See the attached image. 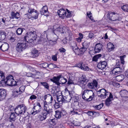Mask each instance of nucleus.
Wrapping results in <instances>:
<instances>
[{
    "mask_svg": "<svg viewBox=\"0 0 128 128\" xmlns=\"http://www.w3.org/2000/svg\"><path fill=\"white\" fill-rule=\"evenodd\" d=\"M81 94L82 98L87 101H91L94 97V94L92 90L86 89L82 91Z\"/></svg>",
    "mask_w": 128,
    "mask_h": 128,
    "instance_id": "nucleus-1",
    "label": "nucleus"
},
{
    "mask_svg": "<svg viewBox=\"0 0 128 128\" xmlns=\"http://www.w3.org/2000/svg\"><path fill=\"white\" fill-rule=\"evenodd\" d=\"M36 32L33 30L28 32L24 37V40L27 42H31L36 40Z\"/></svg>",
    "mask_w": 128,
    "mask_h": 128,
    "instance_id": "nucleus-2",
    "label": "nucleus"
},
{
    "mask_svg": "<svg viewBox=\"0 0 128 128\" xmlns=\"http://www.w3.org/2000/svg\"><path fill=\"white\" fill-rule=\"evenodd\" d=\"M26 41L24 40L18 41L16 45V50L19 52H20L24 50L27 47Z\"/></svg>",
    "mask_w": 128,
    "mask_h": 128,
    "instance_id": "nucleus-3",
    "label": "nucleus"
},
{
    "mask_svg": "<svg viewBox=\"0 0 128 128\" xmlns=\"http://www.w3.org/2000/svg\"><path fill=\"white\" fill-rule=\"evenodd\" d=\"M26 108L25 106L23 104L18 105L14 110L15 113L18 114H24L25 112Z\"/></svg>",
    "mask_w": 128,
    "mask_h": 128,
    "instance_id": "nucleus-4",
    "label": "nucleus"
},
{
    "mask_svg": "<svg viewBox=\"0 0 128 128\" xmlns=\"http://www.w3.org/2000/svg\"><path fill=\"white\" fill-rule=\"evenodd\" d=\"M34 106L32 109L33 111L32 112L31 114L33 115H35L41 111L42 107L40 104L38 102L35 103L34 104Z\"/></svg>",
    "mask_w": 128,
    "mask_h": 128,
    "instance_id": "nucleus-5",
    "label": "nucleus"
},
{
    "mask_svg": "<svg viewBox=\"0 0 128 128\" xmlns=\"http://www.w3.org/2000/svg\"><path fill=\"white\" fill-rule=\"evenodd\" d=\"M97 93L98 97L102 98H105L106 96L108 95L109 92L104 88H102L98 91Z\"/></svg>",
    "mask_w": 128,
    "mask_h": 128,
    "instance_id": "nucleus-6",
    "label": "nucleus"
},
{
    "mask_svg": "<svg viewBox=\"0 0 128 128\" xmlns=\"http://www.w3.org/2000/svg\"><path fill=\"white\" fill-rule=\"evenodd\" d=\"M28 14H30L31 18L32 19L37 18L38 16V14L37 10H35L30 8H28Z\"/></svg>",
    "mask_w": 128,
    "mask_h": 128,
    "instance_id": "nucleus-7",
    "label": "nucleus"
},
{
    "mask_svg": "<svg viewBox=\"0 0 128 128\" xmlns=\"http://www.w3.org/2000/svg\"><path fill=\"white\" fill-rule=\"evenodd\" d=\"M13 77L12 75L8 76L6 78L7 80L6 83L9 86H14L16 84V82L13 79Z\"/></svg>",
    "mask_w": 128,
    "mask_h": 128,
    "instance_id": "nucleus-8",
    "label": "nucleus"
},
{
    "mask_svg": "<svg viewBox=\"0 0 128 128\" xmlns=\"http://www.w3.org/2000/svg\"><path fill=\"white\" fill-rule=\"evenodd\" d=\"M66 90V93L67 95L64 96L65 98V102H69L71 99L73 98L72 94L71 92H70L67 89H65Z\"/></svg>",
    "mask_w": 128,
    "mask_h": 128,
    "instance_id": "nucleus-9",
    "label": "nucleus"
},
{
    "mask_svg": "<svg viewBox=\"0 0 128 128\" xmlns=\"http://www.w3.org/2000/svg\"><path fill=\"white\" fill-rule=\"evenodd\" d=\"M109 18L111 20L114 21L116 20H120L121 18L119 16V15L114 12H112L109 15Z\"/></svg>",
    "mask_w": 128,
    "mask_h": 128,
    "instance_id": "nucleus-10",
    "label": "nucleus"
},
{
    "mask_svg": "<svg viewBox=\"0 0 128 128\" xmlns=\"http://www.w3.org/2000/svg\"><path fill=\"white\" fill-rule=\"evenodd\" d=\"M57 12L58 15L60 18L64 19L66 17V12L64 9H60L58 10Z\"/></svg>",
    "mask_w": 128,
    "mask_h": 128,
    "instance_id": "nucleus-11",
    "label": "nucleus"
},
{
    "mask_svg": "<svg viewBox=\"0 0 128 128\" xmlns=\"http://www.w3.org/2000/svg\"><path fill=\"white\" fill-rule=\"evenodd\" d=\"M67 124L70 126H72L73 125L75 126H79L80 125V123L76 120L73 121L72 119L70 118Z\"/></svg>",
    "mask_w": 128,
    "mask_h": 128,
    "instance_id": "nucleus-12",
    "label": "nucleus"
},
{
    "mask_svg": "<svg viewBox=\"0 0 128 128\" xmlns=\"http://www.w3.org/2000/svg\"><path fill=\"white\" fill-rule=\"evenodd\" d=\"M40 12L41 14L42 15L47 16H48V7L46 6H44L40 10Z\"/></svg>",
    "mask_w": 128,
    "mask_h": 128,
    "instance_id": "nucleus-13",
    "label": "nucleus"
},
{
    "mask_svg": "<svg viewBox=\"0 0 128 128\" xmlns=\"http://www.w3.org/2000/svg\"><path fill=\"white\" fill-rule=\"evenodd\" d=\"M122 71V68L120 66L116 67L114 68L112 70L113 74L115 75L120 74Z\"/></svg>",
    "mask_w": 128,
    "mask_h": 128,
    "instance_id": "nucleus-14",
    "label": "nucleus"
},
{
    "mask_svg": "<svg viewBox=\"0 0 128 128\" xmlns=\"http://www.w3.org/2000/svg\"><path fill=\"white\" fill-rule=\"evenodd\" d=\"M61 76V74H59L56 76H54L52 78L50 79L54 83L58 85H60V82H59L60 79V77Z\"/></svg>",
    "mask_w": 128,
    "mask_h": 128,
    "instance_id": "nucleus-15",
    "label": "nucleus"
},
{
    "mask_svg": "<svg viewBox=\"0 0 128 128\" xmlns=\"http://www.w3.org/2000/svg\"><path fill=\"white\" fill-rule=\"evenodd\" d=\"M46 100L48 102V104L52 103L53 100L52 96L50 94L46 95L44 97V100Z\"/></svg>",
    "mask_w": 128,
    "mask_h": 128,
    "instance_id": "nucleus-16",
    "label": "nucleus"
},
{
    "mask_svg": "<svg viewBox=\"0 0 128 128\" xmlns=\"http://www.w3.org/2000/svg\"><path fill=\"white\" fill-rule=\"evenodd\" d=\"M107 63L105 61L100 62L98 63L97 65V67L99 69L101 70L104 69L106 66Z\"/></svg>",
    "mask_w": 128,
    "mask_h": 128,
    "instance_id": "nucleus-17",
    "label": "nucleus"
},
{
    "mask_svg": "<svg viewBox=\"0 0 128 128\" xmlns=\"http://www.w3.org/2000/svg\"><path fill=\"white\" fill-rule=\"evenodd\" d=\"M47 116H48L43 111L38 115V117L40 120L42 121L45 120Z\"/></svg>",
    "mask_w": 128,
    "mask_h": 128,
    "instance_id": "nucleus-18",
    "label": "nucleus"
},
{
    "mask_svg": "<svg viewBox=\"0 0 128 128\" xmlns=\"http://www.w3.org/2000/svg\"><path fill=\"white\" fill-rule=\"evenodd\" d=\"M9 48L8 44L6 43L2 44L1 42H0V49L3 51H5L8 50Z\"/></svg>",
    "mask_w": 128,
    "mask_h": 128,
    "instance_id": "nucleus-19",
    "label": "nucleus"
},
{
    "mask_svg": "<svg viewBox=\"0 0 128 128\" xmlns=\"http://www.w3.org/2000/svg\"><path fill=\"white\" fill-rule=\"evenodd\" d=\"M102 44L99 43L96 45L94 48L95 52L96 53L99 52L102 49Z\"/></svg>",
    "mask_w": 128,
    "mask_h": 128,
    "instance_id": "nucleus-20",
    "label": "nucleus"
},
{
    "mask_svg": "<svg viewBox=\"0 0 128 128\" xmlns=\"http://www.w3.org/2000/svg\"><path fill=\"white\" fill-rule=\"evenodd\" d=\"M44 110L43 111L48 116L49 114H50V113H51L52 112L53 110L52 108H50L49 106H47L46 107H44Z\"/></svg>",
    "mask_w": 128,
    "mask_h": 128,
    "instance_id": "nucleus-21",
    "label": "nucleus"
},
{
    "mask_svg": "<svg viewBox=\"0 0 128 128\" xmlns=\"http://www.w3.org/2000/svg\"><path fill=\"white\" fill-rule=\"evenodd\" d=\"M30 54L31 55L30 57L35 58L38 57L39 55V53L38 50L34 49Z\"/></svg>",
    "mask_w": 128,
    "mask_h": 128,
    "instance_id": "nucleus-22",
    "label": "nucleus"
},
{
    "mask_svg": "<svg viewBox=\"0 0 128 128\" xmlns=\"http://www.w3.org/2000/svg\"><path fill=\"white\" fill-rule=\"evenodd\" d=\"M16 118V116L15 113L11 112L10 117L9 119H8L10 122L13 123L15 121Z\"/></svg>",
    "mask_w": 128,
    "mask_h": 128,
    "instance_id": "nucleus-23",
    "label": "nucleus"
},
{
    "mask_svg": "<svg viewBox=\"0 0 128 128\" xmlns=\"http://www.w3.org/2000/svg\"><path fill=\"white\" fill-rule=\"evenodd\" d=\"M114 48V45L110 42L108 43L107 44V50L109 52L113 50Z\"/></svg>",
    "mask_w": 128,
    "mask_h": 128,
    "instance_id": "nucleus-24",
    "label": "nucleus"
},
{
    "mask_svg": "<svg viewBox=\"0 0 128 128\" xmlns=\"http://www.w3.org/2000/svg\"><path fill=\"white\" fill-rule=\"evenodd\" d=\"M120 94L122 97L128 98V92L127 91L124 90H122Z\"/></svg>",
    "mask_w": 128,
    "mask_h": 128,
    "instance_id": "nucleus-25",
    "label": "nucleus"
},
{
    "mask_svg": "<svg viewBox=\"0 0 128 128\" xmlns=\"http://www.w3.org/2000/svg\"><path fill=\"white\" fill-rule=\"evenodd\" d=\"M6 94V91L5 89H1L0 90V96H1V97L4 99Z\"/></svg>",
    "mask_w": 128,
    "mask_h": 128,
    "instance_id": "nucleus-26",
    "label": "nucleus"
},
{
    "mask_svg": "<svg viewBox=\"0 0 128 128\" xmlns=\"http://www.w3.org/2000/svg\"><path fill=\"white\" fill-rule=\"evenodd\" d=\"M5 82L4 74L2 72H0V84H2Z\"/></svg>",
    "mask_w": 128,
    "mask_h": 128,
    "instance_id": "nucleus-27",
    "label": "nucleus"
},
{
    "mask_svg": "<svg viewBox=\"0 0 128 128\" xmlns=\"http://www.w3.org/2000/svg\"><path fill=\"white\" fill-rule=\"evenodd\" d=\"M59 82L60 84H65L67 82V80L65 78H64V76L61 74V76L60 77Z\"/></svg>",
    "mask_w": 128,
    "mask_h": 128,
    "instance_id": "nucleus-28",
    "label": "nucleus"
},
{
    "mask_svg": "<svg viewBox=\"0 0 128 128\" xmlns=\"http://www.w3.org/2000/svg\"><path fill=\"white\" fill-rule=\"evenodd\" d=\"M19 92L17 88H16L13 92V96L14 97L18 96L19 95L21 94L20 93H19Z\"/></svg>",
    "mask_w": 128,
    "mask_h": 128,
    "instance_id": "nucleus-29",
    "label": "nucleus"
},
{
    "mask_svg": "<svg viewBox=\"0 0 128 128\" xmlns=\"http://www.w3.org/2000/svg\"><path fill=\"white\" fill-rule=\"evenodd\" d=\"M11 15L13 18H16L18 19L20 17V15L18 12L15 13L14 12H12Z\"/></svg>",
    "mask_w": 128,
    "mask_h": 128,
    "instance_id": "nucleus-30",
    "label": "nucleus"
},
{
    "mask_svg": "<svg viewBox=\"0 0 128 128\" xmlns=\"http://www.w3.org/2000/svg\"><path fill=\"white\" fill-rule=\"evenodd\" d=\"M72 48L73 51L76 52V51L78 50V48L76 44L74 42H72L71 44Z\"/></svg>",
    "mask_w": 128,
    "mask_h": 128,
    "instance_id": "nucleus-31",
    "label": "nucleus"
},
{
    "mask_svg": "<svg viewBox=\"0 0 128 128\" xmlns=\"http://www.w3.org/2000/svg\"><path fill=\"white\" fill-rule=\"evenodd\" d=\"M82 80L80 81L82 83H86L88 81V80L86 79L85 75H83L81 77Z\"/></svg>",
    "mask_w": 128,
    "mask_h": 128,
    "instance_id": "nucleus-32",
    "label": "nucleus"
},
{
    "mask_svg": "<svg viewBox=\"0 0 128 128\" xmlns=\"http://www.w3.org/2000/svg\"><path fill=\"white\" fill-rule=\"evenodd\" d=\"M55 116L57 118H61L62 115H61V112L59 110H57L55 111Z\"/></svg>",
    "mask_w": 128,
    "mask_h": 128,
    "instance_id": "nucleus-33",
    "label": "nucleus"
},
{
    "mask_svg": "<svg viewBox=\"0 0 128 128\" xmlns=\"http://www.w3.org/2000/svg\"><path fill=\"white\" fill-rule=\"evenodd\" d=\"M116 80L118 82L122 81L124 79V76L122 75H121L117 76L116 77Z\"/></svg>",
    "mask_w": 128,
    "mask_h": 128,
    "instance_id": "nucleus-34",
    "label": "nucleus"
},
{
    "mask_svg": "<svg viewBox=\"0 0 128 128\" xmlns=\"http://www.w3.org/2000/svg\"><path fill=\"white\" fill-rule=\"evenodd\" d=\"M65 98L62 96H59L57 97V100L59 102H65Z\"/></svg>",
    "mask_w": 128,
    "mask_h": 128,
    "instance_id": "nucleus-35",
    "label": "nucleus"
},
{
    "mask_svg": "<svg viewBox=\"0 0 128 128\" xmlns=\"http://www.w3.org/2000/svg\"><path fill=\"white\" fill-rule=\"evenodd\" d=\"M102 56L101 54H99L94 56L92 58V61L97 62L98 60Z\"/></svg>",
    "mask_w": 128,
    "mask_h": 128,
    "instance_id": "nucleus-36",
    "label": "nucleus"
},
{
    "mask_svg": "<svg viewBox=\"0 0 128 128\" xmlns=\"http://www.w3.org/2000/svg\"><path fill=\"white\" fill-rule=\"evenodd\" d=\"M23 30V28H18L16 30V32L17 34L18 35H21L22 33Z\"/></svg>",
    "mask_w": 128,
    "mask_h": 128,
    "instance_id": "nucleus-37",
    "label": "nucleus"
},
{
    "mask_svg": "<svg viewBox=\"0 0 128 128\" xmlns=\"http://www.w3.org/2000/svg\"><path fill=\"white\" fill-rule=\"evenodd\" d=\"M111 83L113 86L116 88H118L120 86V84L116 81L112 82Z\"/></svg>",
    "mask_w": 128,
    "mask_h": 128,
    "instance_id": "nucleus-38",
    "label": "nucleus"
},
{
    "mask_svg": "<svg viewBox=\"0 0 128 128\" xmlns=\"http://www.w3.org/2000/svg\"><path fill=\"white\" fill-rule=\"evenodd\" d=\"M16 88L18 89V90L20 91L19 92H20L19 93H20L21 94H22V92H23L24 91L25 87L24 86H21L19 88L18 87Z\"/></svg>",
    "mask_w": 128,
    "mask_h": 128,
    "instance_id": "nucleus-39",
    "label": "nucleus"
},
{
    "mask_svg": "<svg viewBox=\"0 0 128 128\" xmlns=\"http://www.w3.org/2000/svg\"><path fill=\"white\" fill-rule=\"evenodd\" d=\"M121 9L124 11L128 12V5L125 4L121 7Z\"/></svg>",
    "mask_w": 128,
    "mask_h": 128,
    "instance_id": "nucleus-40",
    "label": "nucleus"
},
{
    "mask_svg": "<svg viewBox=\"0 0 128 128\" xmlns=\"http://www.w3.org/2000/svg\"><path fill=\"white\" fill-rule=\"evenodd\" d=\"M77 110L75 109H74L72 108V110L71 109L70 112L72 114H80L78 113V112H77Z\"/></svg>",
    "mask_w": 128,
    "mask_h": 128,
    "instance_id": "nucleus-41",
    "label": "nucleus"
},
{
    "mask_svg": "<svg viewBox=\"0 0 128 128\" xmlns=\"http://www.w3.org/2000/svg\"><path fill=\"white\" fill-rule=\"evenodd\" d=\"M40 84L43 86L45 88L48 90L49 89V86L48 84L46 82H41Z\"/></svg>",
    "mask_w": 128,
    "mask_h": 128,
    "instance_id": "nucleus-42",
    "label": "nucleus"
},
{
    "mask_svg": "<svg viewBox=\"0 0 128 128\" xmlns=\"http://www.w3.org/2000/svg\"><path fill=\"white\" fill-rule=\"evenodd\" d=\"M0 33L1 40H4L6 38V33L4 32H1Z\"/></svg>",
    "mask_w": 128,
    "mask_h": 128,
    "instance_id": "nucleus-43",
    "label": "nucleus"
},
{
    "mask_svg": "<svg viewBox=\"0 0 128 128\" xmlns=\"http://www.w3.org/2000/svg\"><path fill=\"white\" fill-rule=\"evenodd\" d=\"M89 45V42L86 41L84 42L82 44L83 46L86 48H87L88 47Z\"/></svg>",
    "mask_w": 128,
    "mask_h": 128,
    "instance_id": "nucleus-44",
    "label": "nucleus"
},
{
    "mask_svg": "<svg viewBox=\"0 0 128 128\" xmlns=\"http://www.w3.org/2000/svg\"><path fill=\"white\" fill-rule=\"evenodd\" d=\"M104 106V104L102 103L99 105H96L95 106V108L97 110H99L102 108Z\"/></svg>",
    "mask_w": 128,
    "mask_h": 128,
    "instance_id": "nucleus-45",
    "label": "nucleus"
},
{
    "mask_svg": "<svg viewBox=\"0 0 128 128\" xmlns=\"http://www.w3.org/2000/svg\"><path fill=\"white\" fill-rule=\"evenodd\" d=\"M112 100L108 98H107L106 100V105L108 106H109L110 104H111V102Z\"/></svg>",
    "mask_w": 128,
    "mask_h": 128,
    "instance_id": "nucleus-46",
    "label": "nucleus"
},
{
    "mask_svg": "<svg viewBox=\"0 0 128 128\" xmlns=\"http://www.w3.org/2000/svg\"><path fill=\"white\" fill-rule=\"evenodd\" d=\"M37 98V97L36 95H32L30 97V98L28 100V102H30L36 99Z\"/></svg>",
    "mask_w": 128,
    "mask_h": 128,
    "instance_id": "nucleus-47",
    "label": "nucleus"
},
{
    "mask_svg": "<svg viewBox=\"0 0 128 128\" xmlns=\"http://www.w3.org/2000/svg\"><path fill=\"white\" fill-rule=\"evenodd\" d=\"M9 122H10V121L8 119H7L6 118L3 120L2 124H6V126H7Z\"/></svg>",
    "mask_w": 128,
    "mask_h": 128,
    "instance_id": "nucleus-48",
    "label": "nucleus"
},
{
    "mask_svg": "<svg viewBox=\"0 0 128 128\" xmlns=\"http://www.w3.org/2000/svg\"><path fill=\"white\" fill-rule=\"evenodd\" d=\"M9 21L8 19L7 18H2V22H3L5 24H6Z\"/></svg>",
    "mask_w": 128,
    "mask_h": 128,
    "instance_id": "nucleus-49",
    "label": "nucleus"
},
{
    "mask_svg": "<svg viewBox=\"0 0 128 128\" xmlns=\"http://www.w3.org/2000/svg\"><path fill=\"white\" fill-rule=\"evenodd\" d=\"M86 113L88 116H92L95 114H96V112L94 111H88V112Z\"/></svg>",
    "mask_w": 128,
    "mask_h": 128,
    "instance_id": "nucleus-50",
    "label": "nucleus"
},
{
    "mask_svg": "<svg viewBox=\"0 0 128 128\" xmlns=\"http://www.w3.org/2000/svg\"><path fill=\"white\" fill-rule=\"evenodd\" d=\"M55 36H56V38L55 40H50L49 41V42L52 45H53L54 44L56 43V41L57 40L58 38L56 35H55Z\"/></svg>",
    "mask_w": 128,
    "mask_h": 128,
    "instance_id": "nucleus-51",
    "label": "nucleus"
},
{
    "mask_svg": "<svg viewBox=\"0 0 128 128\" xmlns=\"http://www.w3.org/2000/svg\"><path fill=\"white\" fill-rule=\"evenodd\" d=\"M88 87L92 89L94 88V86L92 82H89L87 85Z\"/></svg>",
    "mask_w": 128,
    "mask_h": 128,
    "instance_id": "nucleus-52",
    "label": "nucleus"
},
{
    "mask_svg": "<svg viewBox=\"0 0 128 128\" xmlns=\"http://www.w3.org/2000/svg\"><path fill=\"white\" fill-rule=\"evenodd\" d=\"M56 65L54 64H48V67L50 69H52L56 67Z\"/></svg>",
    "mask_w": 128,
    "mask_h": 128,
    "instance_id": "nucleus-53",
    "label": "nucleus"
},
{
    "mask_svg": "<svg viewBox=\"0 0 128 128\" xmlns=\"http://www.w3.org/2000/svg\"><path fill=\"white\" fill-rule=\"evenodd\" d=\"M92 83L93 84V86H94V87H95L96 88H97L98 86V84L97 81L96 80H93Z\"/></svg>",
    "mask_w": 128,
    "mask_h": 128,
    "instance_id": "nucleus-54",
    "label": "nucleus"
},
{
    "mask_svg": "<svg viewBox=\"0 0 128 128\" xmlns=\"http://www.w3.org/2000/svg\"><path fill=\"white\" fill-rule=\"evenodd\" d=\"M87 15L88 17L91 20H93V18L91 16V14L90 12H87Z\"/></svg>",
    "mask_w": 128,
    "mask_h": 128,
    "instance_id": "nucleus-55",
    "label": "nucleus"
},
{
    "mask_svg": "<svg viewBox=\"0 0 128 128\" xmlns=\"http://www.w3.org/2000/svg\"><path fill=\"white\" fill-rule=\"evenodd\" d=\"M60 111L61 112V114L62 115V116L66 114V113L65 110L62 109L61 111Z\"/></svg>",
    "mask_w": 128,
    "mask_h": 128,
    "instance_id": "nucleus-56",
    "label": "nucleus"
},
{
    "mask_svg": "<svg viewBox=\"0 0 128 128\" xmlns=\"http://www.w3.org/2000/svg\"><path fill=\"white\" fill-rule=\"evenodd\" d=\"M72 78H71L70 77L68 79V84H72L73 82V80L72 79Z\"/></svg>",
    "mask_w": 128,
    "mask_h": 128,
    "instance_id": "nucleus-57",
    "label": "nucleus"
},
{
    "mask_svg": "<svg viewBox=\"0 0 128 128\" xmlns=\"http://www.w3.org/2000/svg\"><path fill=\"white\" fill-rule=\"evenodd\" d=\"M54 108L56 109H57L60 107L59 103L58 102H55V104L54 105Z\"/></svg>",
    "mask_w": 128,
    "mask_h": 128,
    "instance_id": "nucleus-58",
    "label": "nucleus"
},
{
    "mask_svg": "<svg viewBox=\"0 0 128 128\" xmlns=\"http://www.w3.org/2000/svg\"><path fill=\"white\" fill-rule=\"evenodd\" d=\"M94 34L91 32H90L89 33L88 36L91 39H93L94 38Z\"/></svg>",
    "mask_w": 128,
    "mask_h": 128,
    "instance_id": "nucleus-59",
    "label": "nucleus"
},
{
    "mask_svg": "<svg viewBox=\"0 0 128 128\" xmlns=\"http://www.w3.org/2000/svg\"><path fill=\"white\" fill-rule=\"evenodd\" d=\"M58 54H56L54 55L53 56H52V59L53 60L56 61L57 60V56Z\"/></svg>",
    "mask_w": 128,
    "mask_h": 128,
    "instance_id": "nucleus-60",
    "label": "nucleus"
},
{
    "mask_svg": "<svg viewBox=\"0 0 128 128\" xmlns=\"http://www.w3.org/2000/svg\"><path fill=\"white\" fill-rule=\"evenodd\" d=\"M59 50L60 52H65L66 50L63 48H60Z\"/></svg>",
    "mask_w": 128,
    "mask_h": 128,
    "instance_id": "nucleus-61",
    "label": "nucleus"
},
{
    "mask_svg": "<svg viewBox=\"0 0 128 128\" xmlns=\"http://www.w3.org/2000/svg\"><path fill=\"white\" fill-rule=\"evenodd\" d=\"M66 10H67L68 12V14L66 16V18H68L72 16L71 14L69 12V11L67 9H66Z\"/></svg>",
    "mask_w": 128,
    "mask_h": 128,
    "instance_id": "nucleus-62",
    "label": "nucleus"
},
{
    "mask_svg": "<svg viewBox=\"0 0 128 128\" xmlns=\"http://www.w3.org/2000/svg\"><path fill=\"white\" fill-rule=\"evenodd\" d=\"M120 62L119 60H116V66H120Z\"/></svg>",
    "mask_w": 128,
    "mask_h": 128,
    "instance_id": "nucleus-63",
    "label": "nucleus"
},
{
    "mask_svg": "<svg viewBox=\"0 0 128 128\" xmlns=\"http://www.w3.org/2000/svg\"><path fill=\"white\" fill-rule=\"evenodd\" d=\"M48 64L47 63H44L42 64V66L43 68H46L48 67Z\"/></svg>",
    "mask_w": 128,
    "mask_h": 128,
    "instance_id": "nucleus-64",
    "label": "nucleus"
}]
</instances>
